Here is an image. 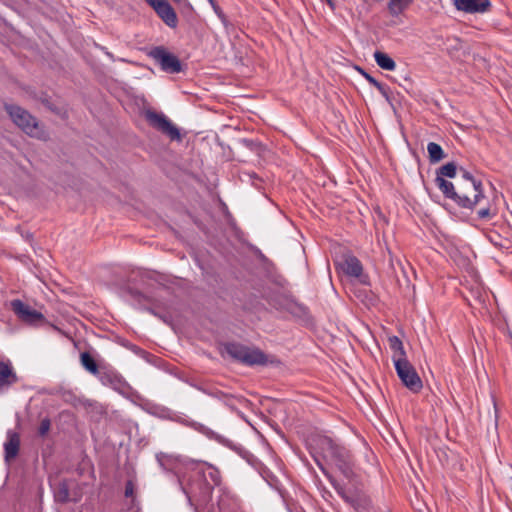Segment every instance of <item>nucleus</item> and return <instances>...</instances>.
<instances>
[{"label":"nucleus","instance_id":"f257e3e1","mask_svg":"<svg viewBox=\"0 0 512 512\" xmlns=\"http://www.w3.org/2000/svg\"><path fill=\"white\" fill-rule=\"evenodd\" d=\"M319 447L323 456L330 460L339 471L347 478L353 476V456L350 451L338 444L330 437H322L319 439Z\"/></svg>","mask_w":512,"mask_h":512},{"label":"nucleus","instance_id":"f03ea898","mask_svg":"<svg viewBox=\"0 0 512 512\" xmlns=\"http://www.w3.org/2000/svg\"><path fill=\"white\" fill-rule=\"evenodd\" d=\"M460 172L462 174V178L465 180L467 185L470 186L472 189L473 194L471 196V200H476L477 198V205L485 202L483 207L476 211L477 219L483 221H490L497 215L498 211L496 206L491 204L490 201L484 195L482 182L480 180L475 179L473 175L464 168H460Z\"/></svg>","mask_w":512,"mask_h":512},{"label":"nucleus","instance_id":"7ed1b4c3","mask_svg":"<svg viewBox=\"0 0 512 512\" xmlns=\"http://www.w3.org/2000/svg\"><path fill=\"white\" fill-rule=\"evenodd\" d=\"M224 350L233 360L247 366L266 365L268 363L267 355L256 347L231 342L225 344Z\"/></svg>","mask_w":512,"mask_h":512},{"label":"nucleus","instance_id":"20e7f679","mask_svg":"<svg viewBox=\"0 0 512 512\" xmlns=\"http://www.w3.org/2000/svg\"><path fill=\"white\" fill-rule=\"evenodd\" d=\"M5 109L12 121L26 134L36 138L43 135L38 121L28 111L17 105H6Z\"/></svg>","mask_w":512,"mask_h":512},{"label":"nucleus","instance_id":"39448f33","mask_svg":"<svg viewBox=\"0 0 512 512\" xmlns=\"http://www.w3.org/2000/svg\"><path fill=\"white\" fill-rule=\"evenodd\" d=\"M435 183L441 190L443 195L452 200L456 205L464 209H474L477 205V199L471 200V196L468 193L469 187H464L459 192L455 190L454 184L442 177H436Z\"/></svg>","mask_w":512,"mask_h":512},{"label":"nucleus","instance_id":"423d86ee","mask_svg":"<svg viewBox=\"0 0 512 512\" xmlns=\"http://www.w3.org/2000/svg\"><path fill=\"white\" fill-rule=\"evenodd\" d=\"M144 116L152 128L167 136L171 141H181L182 136L179 129L166 115L148 109L145 111Z\"/></svg>","mask_w":512,"mask_h":512},{"label":"nucleus","instance_id":"0eeeda50","mask_svg":"<svg viewBox=\"0 0 512 512\" xmlns=\"http://www.w3.org/2000/svg\"><path fill=\"white\" fill-rule=\"evenodd\" d=\"M10 309L17 319L26 325L38 327L47 324V320L41 312L33 309L20 299L11 300Z\"/></svg>","mask_w":512,"mask_h":512},{"label":"nucleus","instance_id":"6e6552de","mask_svg":"<svg viewBox=\"0 0 512 512\" xmlns=\"http://www.w3.org/2000/svg\"><path fill=\"white\" fill-rule=\"evenodd\" d=\"M393 364L402 384L413 393L420 392L423 388L422 380L408 359H397Z\"/></svg>","mask_w":512,"mask_h":512},{"label":"nucleus","instance_id":"1a4fd4ad","mask_svg":"<svg viewBox=\"0 0 512 512\" xmlns=\"http://www.w3.org/2000/svg\"><path fill=\"white\" fill-rule=\"evenodd\" d=\"M149 56L167 73L176 74L182 71L180 60L162 46L154 47Z\"/></svg>","mask_w":512,"mask_h":512},{"label":"nucleus","instance_id":"9d476101","mask_svg":"<svg viewBox=\"0 0 512 512\" xmlns=\"http://www.w3.org/2000/svg\"><path fill=\"white\" fill-rule=\"evenodd\" d=\"M342 271L349 277L357 278L361 284H369V276L363 272V265L354 255H346L340 264Z\"/></svg>","mask_w":512,"mask_h":512},{"label":"nucleus","instance_id":"9b49d317","mask_svg":"<svg viewBox=\"0 0 512 512\" xmlns=\"http://www.w3.org/2000/svg\"><path fill=\"white\" fill-rule=\"evenodd\" d=\"M96 376L103 385L109 386L114 390L120 391L125 386L122 376L113 369L102 367Z\"/></svg>","mask_w":512,"mask_h":512},{"label":"nucleus","instance_id":"f8f14e48","mask_svg":"<svg viewBox=\"0 0 512 512\" xmlns=\"http://www.w3.org/2000/svg\"><path fill=\"white\" fill-rule=\"evenodd\" d=\"M458 10L466 13H484L491 6L490 0H454Z\"/></svg>","mask_w":512,"mask_h":512},{"label":"nucleus","instance_id":"ddd939ff","mask_svg":"<svg viewBox=\"0 0 512 512\" xmlns=\"http://www.w3.org/2000/svg\"><path fill=\"white\" fill-rule=\"evenodd\" d=\"M154 10L157 13V15L161 18V20L168 27L175 28L177 26V24H178L177 15L168 1L160 4Z\"/></svg>","mask_w":512,"mask_h":512},{"label":"nucleus","instance_id":"4468645a","mask_svg":"<svg viewBox=\"0 0 512 512\" xmlns=\"http://www.w3.org/2000/svg\"><path fill=\"white\" fill-rule=\"evenodd\" d=\"M18 376L9 361H0V388L9 387L18 382Z\"/></svg>","mask_w":512,"mask_h":512},{"label":"nucleus","instance_id":"2eb2a0df","mask_svg":"<svg viewBox=\"0 0 512 512\" xmlns=\"http://www.w3.org/2000/svg\"><path fill=\"white\" fill-rule=\"evenodd\" d=\"M20 447V438L16 432L8 431L7 441L4 444L5 459L7 461L15 458L18 455Z\"/></svg>","mask_w":512,"mask_h":512},{"label":"nucleus","instance_id":"dca6fc26","mask_svg":"<svg viewBox=\"0 0 512 512\" xmlns=\"http://www.w3.org/2000/svg\"><path fill=\"white\" fill-rule=\"evenodd\" d=\"M389 347L393 351L392 361L395 363L397 359H407V355L402 341L397 336H391L388 339Z\"/></svg>","mask_w":512,"mask_h":512},{"label":"nucleus","instance_id":"f3484780","mask_svg":"<svg viewBox=\"0 0 512 512\" xmlns=\"http://www.w3.org/2000/svg\"><path fill=\"white\" fill-rule=\"evenodd\" d=\"M374 59L377 65L384 70L393 71L396 68L395 61L384 52L376 51L374 53Z\"/></svg>","mask_w":512,"mask_h":512},{"label":"nucleus","instance_id":"a211bd4d","mask_svg":"<svg viewBox=\"0 0 512 512\" xmlns=\"http://www.w3.org/2000/svg\"><path fill=\"white\" fill-rule=\"evenodd\" d=\"M80 362L81 365L94 376H96L100 371V368L98 367L94 358L89 352H82L80 354Z\"/></svg>","mask_w":512,"mask_h":512},{"label":"nucleus","instance_id":"6ab92c4d","mask_svg":"<svg viewBox=\"0 0 512 512\" xmlns=\"http://www.w3.org/2000/svg\"><path fill=\"white\" fill-rule=\"evenodd\" d=\"M413 0H389L388 10L392 16H398L401 14Z\"/></svg>","mask_w":512,"mask_h":512},{"label":"nucleus","instance_id":"aec40b11","mask_svg":"<svg viewBox=\"0 0 512 512\" xmlns=\"http://www.w3.org/2000/svg\"><path fill=\"white\" fill-rule=\"evenodd\" d=\"M427 151L431 163H437L445 157L442 147L435 142L428 143Z\"/></svg>","mask_w":512,"mask_h":512},{"label":"nucleus","instance_id":"412c9836","mask_svg":"<svg viewBox=\"0 0 512 512\" xmlns=\"http://www.w3.org/2000/svg\"><path fill=\"white\" fill-rule=\"evenodd\" d=\"M457 174V165L454 162L446 163L445 165L441 166L437 172L436 177H442L445 179V177L448 178H454Z\"/></svg>","mask_w":512,"mask_h":512},{"label":"nucleus","instance_id":"4be33fe9","mask_svg":"<svg viewBox=\"0 0 512 512\" xmlns=\"http://www.w3.org/2000/svg\"><path fill=\"white\" fill-rule=\"evenodd\" d=\"M55 499L58 502L65 503L69 500V488L66 482H60L55 491Z\"/></svg>","mask_w":512,"mask_h":512},{"label":"nucleus","instance_id":"5701e85b","mask_svg":"<svg viewBox=\"0 0 512 512\" xmlns=\"http://www.w3.org/2000/svg\"><path fill=\"white\" fill-rule=\"evenodd\" d=\"M154 414H156L162 418L176 420V421L180 422V420L176 419L175 414L170 409H168L166 407H160V406L155 407ZM181 423H183V422L181 421Z\"/></svg>","mask_w":512,"mask_h":512},{"label":"nucleus","instance_id":"b1692460","mask_svg":"<svg viewBox=\"0 0 512 512\" xmlns=\"http://www.w3.org/2000/svg\"><path fill=\"white\" fill-rule=\"evenodd\" d=\"M51 428V421L48 417H45L41 420L39 428H38V435L41 437H45Z\"/></svg>","mask_w":512,"mask_h":512},{"label":"nucleus","instance_id":"393cba45","mask_svg":"<svg viewBox=\"0 0 512 512\" xmlns=\"http://www.w3.org/2000/svg\"><path fill=\"white\" fill-rule=\"evenodd\" d=\"M208 477L213 482L215 486H219L221 483V475L218 469L211 467V470L208 472Z\"/></svg>","mask_w":512,"mask_h":512},{"label":"nucleus","instance_id":"a878e982","mask_svg":"<svg viewBox=\"0 0 512 512\" xmlns=\"http://www.w3.org/2000/svg\"><path fill=\"white\" fill-rule=\"evenodd\" d=\"M208 2L211 4L214 12L216 13V15L219 17V19L225 23L226 22V16L223 12V10L220 8V6L216 3L215 0H208Z\"/></svg>","mask_w":512,"mask_h":512},{"label":"nucleus","instance_id":"bb28decb","mask_svg":"<svg viewBox=\"0 0 512 512\" xmlns=\"http://www.w3.org/2000/svg\"><path fill=\"white\" fill-rule=\"evenodd\" d=\"M377 90L381 93V95L387 100L389 101L390 97H389V93H390V88L383 84V83H379L378 86H376Z\"/></svg>","mask_w":512,"mask_h":512},{"label":"nucleus","instance_id":"cd10ccee","mask_svg":"<svg viewBox=\"0 0 512 512\" xmlns=\"http://www.w3.org/2000/svg\"><path fill=\"white\" fill-rule=\"evenodd\" d=\"M361 74L364 76V78L375 88L379 85V81L376 80L373 76H371L369 73L365 72L363 69H359Z\"/></svg>","mask_w":512,"mask_h":512},{"label":"nucleus","instance_id":"c85d7f7f","mask_svg":"<svg viewBox=\"0 0 512 512\" xmlns=\"http://www.w3.org/2000/svg\"><path fill=\"white\" fill-rule=\"evenodd\" d=\"M124 494H125L126 497H133V495H134V485H133L132 481L129 480V481L126 482Z\"/></svg>","mask_w":512,"mask_h":512},{"label":"nucleus","instance_id":"c756f323","mask_svg":"<svg viewBox=\"0 0 512 512\" xmlns=\"http://www.w3.org/2000/svg\"><path fill=\"white\" fill-rule=\"evenodd\" d=\"M147 3L153 8L155 9L156 7H158L160 4L166 2L167 0H146Z\"/></svg>","mask_w":512,"mask_h":512},{"label":"nucleus","instance_id":"7c9ffc66","mask_svg":"<svg viewBox=\"0 0 512 512\" xmlns=\"http://www.w3.org/2000/svg\"><path fill=\"white\" fill-rule=\"evenodd\" d=\"M146 311L151 313L152 315L159 317L162 320H165L163 316L159 315L153 308H146Z\"/></svg>","mask_w":512,"mask_h":512},{"label":"nucleus","instance_id":"2f4dec72","mask_svg":"<svg viewBox=\"0 0 512 512\" xmlns=\"http://www.w3.org/2000/svg\"><path fill=\"white\" fill-rule=\"evenodd\" d=\"M133 297L140 299L143 295L140 292H132Z\"/></svg>","mask_w":512,"mask_h":512},{"label":"nucleus","instance_id":"473e14b6","mask_svg":"<svg viewBox=\"0 0 512 512\" xmlns=\"http://www.w3.org/2000/svg\"><path fill=\"white\" fill-rule=\"evenodd\" d=\"M338 493L346 500V501H350L349 497L346 496L342 491L338 490Z\"/></svg>","mask_w":512,"mask_h":512},{"label":"nucleus","instance_id":"72a5a7b5","mask_svg":"<svg viewBox=\"0 0 512 512\" xmlns=\"http://www.w3.org/2000/svg\"><path fill=\"white\" fill-rule=\"evenodd\" d=\"M326 2L331 8L334 7V0H326Z\"/></svg>","mask_w":512,"mask_h":512},{"label":"nucleus","instance_id":"f704fd0d","mask_svg":"<svg viewBox=\"0 0 512 512\" xmlns=\"http://www.w3.org/2000/svg\"><path fill=\"white\" fill-rule=\"evenodd\" d=\"M26 238H27V239L32 238V234H27V235H26Z\"/></svg>","mask_w":512,"mask_h":512},{"label":"nucleus","instance_id":"c9c22d12","mask_svg":"<svg viewBox=\"0 0 512 512\" xmlns=\"http://www.w3.org/2000/svg\"><path fill=\"white\" fill-rule=\"evenodd\" d=\"M219 506H220V509L222 510L223 509L222 508L223 507V502L222 501H220Z\"/></svg>","mask_w":512,"mask_h":512},{"label":"nucleus","instance_id":"e433bc0d","mask_svg":"<svg viewBox=\"0 0 512 512\" xmlns=\"http://www.w3.org/2000/svg\"><path fill=\"white\" fill-rule=\"evenodd\" d=\"M332 486H334L337 489V491L339 490L335 483H332Z\"/></svg>","mask_w":512,"mask_h":512},{"label":"nucleus","instance_id":"4c0bfd02","mask_svg":"<svg viewBox=\"0 0 512 512\" xmlns=\"http://www.w3.org/2000/svg\"><path fill=\"white\" fill-rule=\"evenodd\" d=\"M174 2H179L180 0H173Z\"/></svg>","mask_w":512,"mask_h":512}]
</instances>
